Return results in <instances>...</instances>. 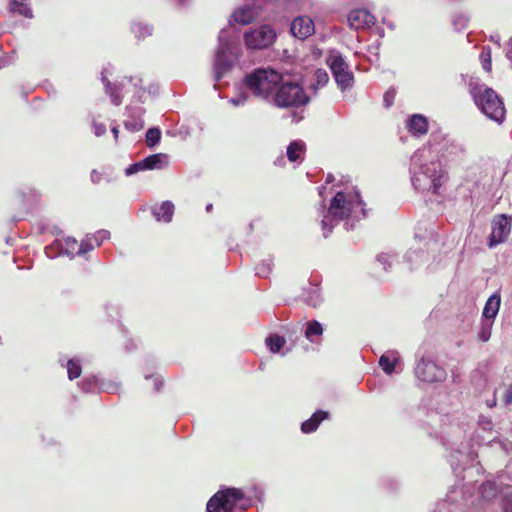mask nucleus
Here are the masks:
<instances>
[{
  "instance_id": "nucleus-1",
  "label": "nucleus",
  "mask_w": 512,
  "mask_h": 512,
  "mask_svg": "<svg viewBox=\"0 0 512 512\" xmlns=\"http://www.w3.org/2000/svg\"><path fill=\"white\" fill-rule=\"evenodd\" d=\"M366 217L364 203L358 191H339L332 198L323 214L321 226L324 237L332 232L341 221H345L346 230L353 229L355 222Z\"/></svg>"
},
{
  "instance_id": "nucleus-2",
  "label": "nucleus",
  "mask_w": 512,
  "mask_h": 512,
  "mask_svg": "<svg viewBox=\"0 0 512 512\" xmlns=\"http://www.w3.org/2000/svg\"><path fill=\"white\" fill-rule=\"evenodd\" d=\"M411 182L415 190L438 193L445 181V172L431 147L418 149L411 157Z\"/></svg>"
},
{
  "instance_id": "nucleus-3",
  "label": "nucleus",
  "mask_w": 512,
  "mask_h": 512,
  "mask_svg": "<svg viewBox=\"0 0 512 512\" xmlns=\"http://www.w3.org/2000/svg\"><path fill=\"white\" fill-rule=\"evenodd\" d=\"M468 87L477 108L489 119L502 123L505 119L506 110L496 91L473 77H470Z\"/></svg>"
},
{
  "instance_id": "nucleus-4",
  "label": "nucleus",
  "mask_w": 512,
  "mask_h": 512,
  "mask_svg": "<svg viewBox=\"0 0 512 512\" xmlns=\"http://www.w3.org/2000/svg\"><path fill=\"white\" fill-rule=\"evenodd\" d=\"M282 76L274 69L258 68L245 76L244 85L253 96L271 104Z\"/></svg>"
},
{
  "instance_id": "nucleus-5",
  "label": "nucleus",
  "mask_w": 512,
  "mask_h": 512,
  "mask_svg": "<svg viewBox=\"0 0 512 512\" xmlns=\"http://www.w3.org/2000/svg\"><path fill=\"white\" fill-rule=\"evenodd\" d=\"M251 506L250 497L238 488H225L214 494L207 503V512H243Z\"/></svg>"
},
{
  "instance_id": "nucleus-6",
  "label": "nucleus",
  "mask_w": 512,
  "mask_h": 512,
  "mask_svg": "<svg viewBox=\"0 0 512 512\" xmlns=\"http://www.w3.org/2000/svg\"><path fill=\"white\" fill-rule=\"evenodd\" d=\"M218 48L214 60V79L219 81L230 71L239 57V44L225 29L218 36Z\"/></svg>"
},
{
  "instance_id": "nucleus-7",
  "label": "nucleus",
  "mask_w": 512,
  "mask_h": 512,
  "mask_svg": "<svg viewBox=\"0 0 512 512\" xmlns=\"http://www.w3.org/2000/svg\"><path fill=\"white\" fill-rule=\"evenodd\" d=\"M309 102V96L303 87L293 81H285L282 77L271 104L278 108H298Z\"/></svg>"
},
{
  "instance_id": "nucleus-8",
  "label": "nucleus",
  "mask_w": 512,
  "mask_h": 512,
  "mask_svg": "<svg viewBox=\"0 0 512 512\" xmlns=\"http://www.w3.org/2000/svg\"><path fill=\"white\" fill-rule=\"evenodd\" d=\"M414 374L424 383L442 382L447 376L445 369L435 361L431 353L420 350L416 354Z\"/></svg>"
},
{
  "instance_id": "nucleus-9",
  "label": "nucleus",
  "mask_w": 512,
  "mask_h": 512,
  "mask_svg": "<svg viewBox=\"0 0 512 512\" xmlns=\"http://www.w3.org/2000/svg\"><path fill=\"white\" fill-rule=\"evenodd\" d=\"M327 64L333 74L338 87L344 91L352 87L354 76L349 69L348 64L339 53H331L327 59Z\"/></svg>"
},
{
  "instance_id": "nucleus-10",
  "label": "nucleus",
  "mask_w": 512,
  "mask_h": 512,
  "mask_svg": "<svg viewBox=\"0 0 512 512\" xmlns=\"http://www.w3.org/2000/svg\"><path fill=\"white\" fill-rule=\"evenodd\" d=\"M244 39L246 46L249 49H265L274 43L276 39V32L271 26L262 25L246 32Z\"/></svg>"
},
{
  "instance_id": "nucleus-11",
  "label": "nucleus",
  "mask_w": 512,
  "mask_h": 512,
  "mask_svg": "<svg viewBox=\"0 0 512 512\" xmlns=\"http://www.w3.org/2000/svg\"><path fill=\"white\" fill-rule=\"evenodd\" d=\"M512 219L505 214L496 216L492 221V231L489 237V247L503 243L509 236Z\"/></svg>"
},
{
  "instance_id": "nucleus-12",
  "label": "nucleus",
  "mask_w": 512,
  "mask_h": 512,
  "mask_svg": "<svg viewBox=\"0 0 512 512\" xmlns=\"http://www.w3.org/2000/svg\"><path fill=\"white\" fill-rule=\"evenodd\" d=\"M261 0H254L253 4H245L237 8L229 20V25L233 26L234 23L240 25H248L256 20L258 17V9L261 7Z\"/></svg>"
},
{
  "instance_id": "nucleus-13",
  "label": "nucleus",
  "mask_w": 512,
  "mask_h": 512,
  "mask_svg": "<svg viewBox=\"0 0 512 512\" xmlns=\"http://www.w3.org/2000/svg\"><path fill=\"white\" fill-rule=\"evenodd\" d=\"M290 31L294 37L304 40L314 33L315 26L310 17L298 16L292 21Z\"/></svg>"
},
{
  "instance_id": "nucleus-14",
  "label": "nucleus",
  "mask_w": 512,
  "mask_h": 512,
  "mask_svg": "<svg viewBox=\"0 0 512 512\" xmlns=\"http://www.w3.org/2000/svg\"><path fill=\"white\" fill-rule=\"evenodd\" d=\"M347 20L349 26L355 30L370 27L375 23V17L365 9L352 10Z\"/></svg>"
},
{
  "instance_id": "nucleus-15",
  "label": "nucleus",
  "mask_w": 512,
  "mask_h": 512,
  "mask_svg": "<svg viewBox=\"0 0 512 512\" xmlns=\"http://www.w3.org/2000/svg\"><path fill=\"white\" fill-rule=\"evenodd\" d=\"M127 113V119L124 121L125 128L130 132L142 130L144 127V108L140 106H129L127 107Z\"/></svg>"
},
{
  "instance_id": "nucleus-16",
  "label": "nucleus",
  "mask_w": 512,
  "mask_h": 512,
  "mask_svg": "<svg viewBox=\"0 0 512 512\" xmlns=\"http://www.w3.org/2000/svg\"><path fill=\"white\" fill-rule=\"evenodd\" d=\"M501 304V297L499 293L492 294L486 301L483 312L482 319L492 320L494 321Z\"/></svg>"
},
{
  "instance_id": "nucleus-17",
  "label": "nucleus",
  "mask_w": 512,
  "mask_h": 512,
  "mask_svg": "<svg viewBox=\"0 0 512 512\" xmlns=\"http://www.w3.org/2000/svg\"><path fill=\"white\" fill-rule=\"evenodd\" d=\"M143 164L147 170H160L168 166L169 156L165 153L152 154L143 159Z\"/></svg>"
},
{
  "instance_id": "nucleus-18",
  "label": "nucleus",
  "mask_w": 512,
  "mask_h": 512,
  "mask_svg": "<svg viewBox=\"0 0 512 512\" xmlns=\"http://www.w3.org/2000/svg\"><path fill=\"white\" fill-rule=\"evenodd\" d=\"M407 128L414 135H424L428 131L427 119L421 114H414L408 120Z\"/></svg>"
},
{
  "instance_id": "nucleus-19",
  "label": "nucleus",
  "mask_w": 512,
  "mask_h": 512,
  "mask_svg": "<svg viewBox=\"0 0 512 512\" xmlns=\"http://www.w3.org/2000/svg\"><path fill=\"white\" fill-rule=\"evenodd\" d=\"M400 362L401 359L398 353L392 351L388 354H383L380 357L379 366L386 374L391 375L396 370V367L400 364Z\"/></svg>"
},
{
  "instance_id": "nucleus-20",
  "label": "nucleus",
  "mask_w": 512,
  "mask_h": 512,
  "mask_svg": "<svg viewBox=\"0 0 512 512\" xmlns=\"http://www.w3.org/2000/svg\"><path fill=\"white\" fill-rule=\"evenodd\" d=\"M152 214L157 221L169 223L174 214V204L171 201H164L160 207L152 209Z\"/></svg>"
},
{
  "instance_id": "nucleus-21",
  "label": "nucleus",
  "mask_w": 512,
  "mask_h": 512,
  "mask_svg": "<svg viewBox=\"0 0 512 512\" xmlns=\"http://www.w3.org/2000/svg\"><path fill=\"white\" fill-rule=\"evenodd\" d=\"M328 412L323 410L316 411L308 420L304 421L301 425L303 433H312L317 430L319 424L328 418Z\"/></svg>"
},
{
  "instance_id": "nucleus-22",
  "label": "nucleus",
  "mask_w": 512,
  "mask_h": 512,
  "mask_svg": "<svg viewBox=\"0 0 512 512\" xmlns=\"http://www.w3.org/2000/svg\"><path fill=\"white\" fill-rule=\"evenodd\" d=\"M329 82V75L324 69H317L313 74V80L309 84V90L316 95L318 91Z\"/></svg>"
},
{
  "instance_id": "nucleus-23",
  "label": "nucleus",
  "mask_w": 512,
  "mask_h": 512,
  "mask_svg": "<svg viewBox=\"0 0 512 512\" xmlns=\"http://www.w3.org/2000/svg\"><path fill=\"white\" fill-rule=\"evenodd\" d=\"M305 150V144L304 142L300 140H295L290 143V145L287 147V157L289 161L296 162L301 161L303 159V154Z\"/></svg>"
},
{
  "instance_id": "nucleus-24",
  "label": "nucleus",
  "mask_w": 512,
  "mask_h": 512,
  "mask_svg": "<svg viewBox=\"0 0 512 512\" xmlns=\"http://www.w3.org/2000/svg\"><path fill=\"white\" fill-rule=\"evenodd\" d=\"M106 69L102 71V82L105 86V91L110 95L111 101L114 105L119 106L122 103V97L119 94V86L112 85L111 82L105 76Z\"/></svg>"
},
{
  "instance_id": "nucleus-25",
  "label": "nucleus",
  "mask_w": 512,
  "mask_h": 512,
  "mask_svg": "<svg viewBox=\"0 0 512 512\" xmlns=\"http://www.w3.org/2000/svg\"><path fill=\"white\" fill-rule=\"evenodd\" d=\"M303 301L312 306L318 307L322 302L320 289L315 285H310L303 293Z\"/></svg>"
},
{
  "instance_id": "nucleus-26",
  "label": "nucleus",
  "mask_w": 512,
  "mask_h": 512,
  "mask_svg": "<svg viewBox=\"0 0 512 512\" xmlns=\"http://www.w3.org/2000/svg\"><path fill=\"white\" fill-rule=\"evenodd\" d=\"M25 0H11L9 4L10 11L18 13L26 18H32V10Z\"/></svg>"
},
{
  "instance_id": "nucleus-27",
  "label": "nucleus",
  "mask_w": 512,
  "mask_h": 512,
  "mask_svg": "<svg viewBox=\"0 0 512 512\" xmlns=\"http://www.w3.org/2000/svg\"><path fill=\"white\" fill-rule=\"evenodd\" d=\"M322 333L323 327L318 321L312 320L307 323V327L305 329V337L310 342H315V337H320Z\"/></svg>"
},
{
  "instance_id": "nucleus-28",
  "label": "nucleus",
  "mask_w": 512,
  "mask_h": 512,
  "mask_svg": "<svg viewBox=\"0 0 512 512\" xmlns=\"http://www.w3.org/2000/svg\"><path fill=\"white\" fill-rule=\"evenodd\" d=\"M493 325H494V321L481 319L480 329L478 332V339L481 342L489 341V339L491 337Z\"/></svg>"
},
{
  "instance_id": "nucleus-29",
  "label": "nucleus",
  "mask_w": 512,
  "mask_h": 512,
  "mask_svg": "<svg viewBox=\"0 0 512 512\" xmlns=\"http://www.w3.org/2000/svg\"><path fill=\"white\" fill-rule=\"evenodd\" d=\"M286 340L284 337H281L279 335H271L266 339V345L270 349L272 353H278L281 348L285 345Z\"/></svg>"
},
{
  "instance_id": "nucleus-30",
  "label": "nucleus",
  "mask_w": 512,
  "mask_h": 512,
  "mask_svg": "<svg viewBox=\"0 0 512 512\" xmlns=\"http://www.w3.org/2000/svg\"><path fill=\"white\" fill-rule=\"evenodd\" d=\"M132 32L138 39H143L152 34V27L143 23H133Z\"/></svg>"
},
{
  "instance_id": "nucleus-31",
  "label": "nucleus",
  "mask_w": 512,
  "mask_h": 512,
  "mask_svg": "<svg viewBox=\"0 0 512 512\" xmlns=\"http://www.w3.org/2000/svg\"><path fill=\"white\" fill-rule=\"evenodd\" d=\"M81 365L78 359H70L67 362V373L70 380H74L81 375Z\"/></svg>"
},
{
  "instance_id": "nucleus-32",
  "label": "nucleus",
  "mask_w": 512,
  "mask_h": 512,
  "mask_svg": "<svg viewBox=\"0 0 512 512\" xmlns=\"http://www.w3.org/2000/svg\"><path fill=\"white\" fill-rule=\"evenodd\" d=\"M272 260L270 258L263 259L256 267V275L259 277H268L272 271Z\"/></svg>"
},
{
  "instance_id": "nucleus-33",
  "label": "nucleus",
  "mask_w": 512,
  "mask_h": 512,
  "mask_svg": "<svg viewBox=\"0 0 512 512\" xmlns=\"http://www.w3.org/2000/svg\"><path fill=\"white\" fill-rule=\"evenodd\" d=\"M498 489L494 482L487 481L480 487V493L485 499H492L497 495Z\"/></svg>"
},
{
  "instance_id": "nucleus-34",
  "label": "nucleus",
  "mask_w": 512,
  "mask_h": 512,
  "mask_svg": "<svg viewBox=\"0 0 512 512\" xmlns=\"http://www.w3.org/2000/svg\"><path fill=\"white\" fill-rule=\"evenodd\" d=\"M161 139V131L158 128H150L146 132V144L152 148L159 143Z\"/></svg>"
},
{
  "instance_id": "nucleus-35",
  "label": "nucleus",
  "mask_w": 512,
  "mask_h": 512,
  "mask_svg": "<svg viewBox=\"0 0 512 512\" xmlns=\"http://www.w3.org/2000/svg\"><path fill=\"white\" fill-rule=\"evenodd\" d=\"M79 247V244L75 238L67 237L64 239V244L62 246V250L67 254L70 255L72 258L77 255L76 251Z\"/></svg>"
},
{
  "instance_id": "nucleus-36",
  "label": "nucleus",
  "mask_w": 512,
  "mask_h": 512,
  "mask_svg": "<svg viewBox=\"0 0 512 512\" xmlns=\"http://www.w3.org/2000/svg\"><path fill=\"white\" fill-rule=\"evenodd\" d=\"M94 242L92 240V237H90L89 235L86 236L85 239H83L81 241V243L79 244V247L76 251V254L77 255H80V256H83L85 255L86 253H88L89 251L93 250L94 249Z\"/></svg>"
},
{
  "instance_id": "nucleus-37",
  "label": "nucleus",
  "mask_w": 512,
  "mask_h": 512,
  "mask_svg": "<svg viewBox=\"0 0 512 512\" xmlns=\"http://www.w3.org/2000/svg\"><path fill=\"white\" fill-rule=\"evenodd\" d=\"M483 69L487 72L491 71V49L490 47H484L480 54Z\"/></svg>"
},
{
  "instance_id": "nucleus-38",
  "label": "nucleus",
  "mask_w": 512,
  "mask_h": 512,
  "mask_svg": "<svg viewBox=\"0 0 512 512\" xmlns=\"http://www.w3.org/2000/svg\"><path fill=\"white\" fill-rule=\"evenodd\" d=\"M89 236L92 237V240L96 246H100L103 243V241L110 238V232L108 230L103 229Z\"/></svg>"
},
{
  "instance_id": "nucleus-39",
  "label": "nucleus",
  "mask_w": 512,
  "mask_h": 512,
  "mask_svg": "<svg viewBox=\"0 0 512 512\" xmlns=\"http://www.w3.org/2000/svg\"><path fill=\"white\" fill-rule=\"evenodd\" d=\"M147 170L146 166L143 164V160L138 161L134 164H131L125 169L126 176H131L139 171H145Z\"/></svg>"
},
{
  "instance_id": "nucleus-40",
  "label": "nucleus",
  "mask_w": 512,
  "mask_h": 512,
  "mask_svg": "<svg viewBox=\"0 0 512 512\" xmlns=\"http://www.w3.org/2000/svg\"><path fill=\"white\" fill-rule=\"evenodd\" d=\"M452 22L456 30H462L467 26L468 17L462 14L455 15Z\"/></svg>"
},
{
  "instance_id": "nucleus-41",
  "label": "nucleus",
  "mask_w": 512,
  "mask_h": 512,
  "mask_svg": "<svg viewBox=\"0 0 512 512\" xmlns=\"http://www.w3.org/2000/svg\"><path fill=\"white\" fill-rule=\"evenodd\" d=\"M98 385V379L96 377H89L83 380L82 389L86 392L93 391Z\"/></svg>"
},
{
  "instance_id": "nucleus-42",
  "label": "nucleus",
  "mask_w": 512,
  "mask_h": 512,
  "mask_svg": "<svg viewBox=\"0 0 512 512\" xmlns=\"http://www.w3.org/2000/svg\"><path fill=\"white\" fill-rule=\"evenodd\" d=\"M395 95H396V92H395L394 89H389L384 94L383 102H384V105H385L386 108H389L390 106H392V104L394 102Z\"/></svg>"
},
{
  "instance_id": "nucleus-43",
  "label": "nucleus",
  "mask_w": 512,
  "mask_h": 512,
  "mask_svg": "<svg viewBox=\"0 0 512 512\" xmlns=\"http://www.w3.org/2000/svg\"><path fill=\"white\" fill-rule=\"evenodd\" d=\"M248 100V95L245 93H241L229 100V102L234 106L244 105Z\"/></svg>"
},
{
  "instance_id": "nucleus-44",
  "label": "nucleus",
  "mask_w": 512,
  "mask_h": 512,
  "mask_svg": "<svg viewBox=\"0 0 512 512\" xmlns=\"http://www.w3.org/2000/svg\"><path fill=\"white\" fill-rule=\"evenodd\" d=\"M377 260L383 265L385 270H388V268L392 266V256L389 254H380Z\"/></svg>"
},
{
  "instance_id": "nucleus-45",
  "label": "nucleus",
  "mask_w": 512,
  "mask_h": 512,
  "mask_svg": "<svg viewBox=\"0 0 512 512\" xmlns=\"http://www.w3.org/2000/svg\"><path fill=\"white\" fill-rule=\"evenodd\" d=\"M502 506L503 512H512V491L504 496Z\"/></svg>"
},
{
  "instance_id": "nucleus-46",
  "label": "nucleus",
  "mask_w": 512,
  "mask_h": 512,
  "mask_svg": "<svg viewBox=\"0 0 512 512\" xmlns=\"http://www.w3.org/2000/svg\"><path fill=\"white\" fill-rule=\"evenodd\" d=\"M406 258L409 262H413L414 259L417 261L418 259L426 258V254L423 251L417 252V251H409L406 254Z\"/></svg>"
},
{
  "instance_id": "nucleus-47",
  "label": "nucleus",
  "mask_w": 512,
  "mask_h": 512,
  "mask_svg": "<svg viewBox=\"0 0 512 512\" xmlns=\"http://www.w3.org/2000/svg\"><path fill=\"white\" fill-rule=\"evenodd\" d=\"M502 399L506 405H509L512 403V384L505 388Z\"/></svg>"
},
{
  "instance_id": "nucleus-48",
  "label": "nucleus",
  "mask_w": 512,
  "mask_h": 512,
  "mask_svg": "<svg viewBox=\"0 0 512 512\" xmlns=\"http://www.w3.org/2000/svg\"><path fill=\"white\" fill-rule=\"evenodd\" d=\"M93 130H94V134L97 136V137H100L102 136L103 134H105L106 132V126L102 123H96V122H93Z\"/></svg>"
},
{
  "instance_id": "nucleus-49",
  "label": "nucleus",
  "mask_w": 512,
  "mask_h": 512,
  "mask_svg": "<svg viewBox=\"0 0 512 512\" xmlns=\"http://www.w3.org/2000/svg\"><path fill=\"white\" fill-rule=\"evenodd\" d=\"M90 179L94 184H98L102 179V173L96 169H93L90 174Z\"/></svg>"
},
{
  "instance_id": "nucleus-50",
  "label": "nucleus",
  "mask_w": 512,
  "mask_h": 512,
  "mask_svg": "<svg viewBox=\"0 0 512 512\" xmlns=\"http://www.w3.org/2000/svg\"><path fill=\"white\" fill-rule=\"evenodd\" d=\"M479 424L484 430H491L492 429V422L488 418L481 417Z\"/></svg>"
},
{
  "instance_id": "nucleus-51",
  "label": "nucleus",
  "mask_w": 512,
  "mask_h": 512,
  "mask_svg": "<svg viewBox=\"0 0 512 512\" xmlns=\"http://www.w3.org/2000/svg\"><path fill=\"white\" fill-rule=\"evenodd\" d=\"M500 35L499 34H493L490 36V41L494 42L497 45H500Z\"/></svg>"
},
{
  "instance_id": "nucleus-52",
  "label": "nucleus",
  "mask_w": 512,
  "mask_h": 512,
  "mask_svg": "<svg viewBox=\"0 0 512 512\" xmlns=\"http://www.w3.org/2000/svg\"><path fill=\"white\" fill-rule=\"evenodd\" d=\"M162 386V380H160L159 378H155L154 379V387H155V390L156 391H159L160 388Z\"/></svg>"
},
{
  "instance_id": "nucleus-53",
  "label": "nucleus",
  "mask_w": 512,
  "mask_h": 512,
  "mask_svg": "<svg viewBox=\"0 0 512 512\" xmlns=\"http://www.w3.org/2000/svg\"><path fill=\"white\" fill-rule=\"evenodd\" d=\"M112 133L114 135V138L117 139L118 138V134H119L118 127H113L112 128Z\"/></svg>"
},
{
  "instance_id": "nucleus-54",
  "label": "nucleus",
  "mask_w": 512,
  "mask_h": 512,
  "mask_svg": "<svg viewBox=\"0 0 512 512\" xmlns=\"http://www.w3.org/2000/svg\"><path fill=\"white\" fill-rule=\"evenodd\" d=\"M507 58L512 62V49H509L506 53Z\"/></svg>"
},
{
  "instance_id": "nucleus-55",
  "label": "nucleus",
  "mask_w": 512,
  "mask_h": 512,
  "mask_svg": "<svg viewBox=\"0 0 512 512\" xmlns=\"http://www.w3.org/2000/svg\"><path fill=\"white\" fill-rule=\"evenodd\" d=\"M487 405H488V407H490V408L494 407V406L496 405V401H495V399H494V400H492L491 402H490V401H488V402H487Z\"/></svg>"
},
{
  "instance_id": "nucleus-56",
  "label": "nucleus",
  "mask_w": 512,
  "mask_h": 512,
  "mask_svg": "<svg viewBox=\"0 0 512 512\" xmlns=\"http://www.w3.org/2000/svg\"><path fill=\"white\" fill-rule=\"evenodd\" d=\"M212 208H213L212 204H208V205L206 206V211H207V212H210V211L212 210Z\"/></svg>"
},
{
  "instance_id": "nucleus-57",
  "label": "nucleus",
  "mask_w": 512,
  "mask_h": 512,
  "mask_svg": "<svg viewBox=\"0 0 512 512\" xmlns=\"http://www.w3.org/2000/svg\"><path fill=\"white\" fill-rule=\"evenodd\" d=\"M49 250H50V248H48V247H47V248L45 249V252H46L47 256L51 257V255L49 254Z\"/></svg>"
},
{
  "instance_id": "nucleus-58",
  "label": "nucleus",
  "mask_w": 512,
  "mask_h": 512,
  "mask_svg": "<svg viewBox=\"0 0 512 512\" xmlns=\"http://www.w3.org/2000/svg\"><path fill=\"white\" fill-rule=\"evenodd\" d=\"M461 78L465 80L466 76L464 74H461Z\"/></svg>"
},
{
  "instance_id": "nucleus-59",
  "label": "nucleus",
  "mask_w": 512,
  "mask_h": 512,
  "mask_svg": "<svg viewBox=\"0 0 512 512\" xmlns=\"http://www.w3.org/2000/svg\"><path fill=\"white\" fill-rule=\"evenodd\" d=\"M509 45L511 46V49H512V39H510Z\"/></svg>"
},
{
  "instance_id": "nucleus-60",
  "label": "nucleus",
  "mask_w": 512,
  "mask_h": 512,
  "mask_svg": "<svg viewBox=\"0 0 512 512\" xmlns=\"http://www.w3.org/2000/svg\"><path fill=\"white\" fill-rule=\"evenodd\" d=\"M179 1H180L181 3H184V2H185V0H179Z\"/></svg>"
}]
</instances>
